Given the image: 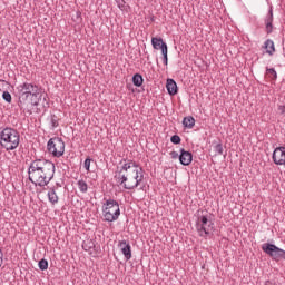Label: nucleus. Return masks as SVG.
<instances>
[{
  "instance_id": "obj_1",
  "label": "nucleus",
  "mask_w": 285,
  "mask_h": 285,
  "mask_svg": "<svg viewBox=\"0 0 285 285\" xmlns=\"http://www.w3.org/2000/svg\"><path fill=\"white\" fill-rule=\"evenodd\" d=\"M55 164L43 158H36L28 168L29 181L35 186L43 188L55 178Z\"/></svg>"
},
{
  "instance_id": "obj_2",
  "label": "nucleus",
  "mask_w": 285,
  "mask_h": 285,
  "mask_svg": "<svg viewBox=\"0 0 285 285\" xmlns=\"http://www.w3.org/2000/svg\"><path fill=\"white\" fill-rule=\"evenodd\" d=\"M115 179L125 190H135L144 181V168L139 167L136 161L128 160L116 171Z\"/></svg>"
},
{
  "instance_id": "obj_3",
  "label": "nucleus",
  "mask_w": 285,
  "mask_h": 285,
  "mask_svg": "<svg viewBox=\"0 0 285 285\" xmlns=\"http://www.w3.org/2000/svg\"><path fill=\"white\" fill-rule=\"evenodd\" d=\"M18 106L23 112L32 115V108L35 106H43V108L48 106V94L43 92L41 87H38V89H33V91L20 96V98H18Z\"/></svg>"
},
{
  "instance_id": "obj_4",
  "label": "nucleus",
  "mask_w": 285,
  "mask_h": 285,
  "mask_svg": "<svg viewBox=\"0 0 285 285\" xmlns=\"http://www.w3.org/2000/svg\"><path fill=\"white\" fill-rule=\"evenodd\" d=\"M20 141L21 135L14 128L6 127L0 132V146H2V148H4L7 151L17 150Z\"/></svg>"
},
{
  "instance_id": "obj_5",
  "label": "nucleus",
  "mask_w": 285,
  "mask_h": 285,
  "mask_svg": "<svg viewBox=\"0 0 285 285\" xmlns=\"http://www.w3.org/2000/svg\"><path fill=\"white\" fill-rule=\"evenodd\" d=\"M121 215V208H119V202L109 198H105V203L102 204V217L104 222H117L119 216Z\"/></svg>"
},
{
  "instance_id": "obj_6",
  "label": "nucleus",
  "mask_w": 285,
  "mask_h": 285,
  "mask_svg": "<svg viewBox=\"0 0 285 285\" xmlns=\"http://www.w3.org/2000/svg\"><path fill=\"white\" fill-rule=\"evenodd\" d=\"M196 230L199 237H208L215 230V223L208 215H202L196 222Z\"/></svg>"
},
{
  "instance_id": "obj_7",
  "label": "nucleus",
  "mask_w": 285,
  "mask_h": 285,
  "mask_svg": "<svg viewBox=\"0 0 285 285\" xmlns=\"http://www.w3.org/2000/svg\"><path fill=\"white\" fill-rule=\"evenodd\" d=\"M47 150L53 157H63V153H66V142H63V139L60 137H53L49 139Z\"/></svg>"
},
{
  "instance_id": "obj_8",
  "label": "nucleus",
  "mask_w": 285,
  "mask_h": 285,
  "mask_svg": "<svg viewBox=\"0 0 285 285\" xmlns=\"http://www.w3.org/2000/svg\"><path fill=\"white\" fill-rule=\"evenodd\" d=\"M262 250L265 253V255H268L274 259V262H279L282 259H285V250L277 247V245L273 243H265L262 245Z\"/></svg>"
},
{
  "instance_id": "obj_9",
  "label": "nucleus",
  "mask_w": 285,
  "mask_h": 285,
  "mask_svg": "<svg viewBox=\"0 0 285 285\" xmlns=\"http://www.w3.org/2000/svg\"><path fill=\"white\" fill-rule=\"evenodd\" d=\"M40 88L35 82H23L18 86V99H21V97H24L27 94L32 92Z\"/></svg>"
},
{
  "instance_id": "obj_10",
  "label": "nucleus",
  "mask_w": 285,
  "mask_h": 285,
  "mask_svg": "<svg viewBox=\"0 0 285 285\" xmlns=\"http://www.w3.org/2000/svg\"><path fill=\"white\" fill-rule=\"evenodd\" d=\"M272 159L276 166H284L285 161V147H276L272 154Z\"/></svg>"
},
{
  "instance_id": "obj_11",
  "label": "nucleus",
  "mask_w": 285,
  "mask_h": 285,
  "mask_svg": "<svg viewBox=\"0 0 285 285\" xmlns=\"http://www.w3.org/2000/svg\"><path fill=\"white\" fill-rule=\"evenodd\" d=\"M118 248H120L125 259L128 262L132 259V247L130 246V242L128 240H119Z\"/></svg>"
},
{
  "instance_id": "obj_12",
  "label": "nucleus",
  "mask_w": 285,
  "mask_h": 285,
  "mask_svg": "<svg viewBox=\"0 0 285 285\" xmlns=\"http://www.w3.org/2000/svg\"><path fill=\"white\" fill-rule=\"evenodd\" d=\"M179 153V163L181 166H190L193 164V153L184 148H180Z\"/></svg>"
},
{
  "instance_id": "obj_13",
  "label": "nucleus",
  "mask_w": 285,
  "mask_h": 285,
  "mask_svg": "<svg viewBox=\"0 0 285 285\" xmlns=\"http://www.w3.org/2000/svg\"><path fill=\"white\" fill-rule=\"evenodd\" d=\"M82 249L89 253V255H97L99 253V247L95 244L92 239H86L82 242Z\"/></svg>"
},
{
  "instance_id": "obj_14",
  "label": "nucleus",
  "mask_w": 285,
  "mask_h": 285,
  "mask_svg": "<svg viewBox=\"0 0 285 285\" xmlns=\"http://www.w3.org/2000/svg\"><path fill=\"white\" fill-rule=\"evenodd\" d=\"M273 7H269V10L265 17V31L267 35H273Z\"/></svg>"
},
{
  "instance_id": "obj_15",
  "label": "nucleus",
  "mask_w": 285,
  "mask_h": 285,
  "mask_svg": "<svg viewBox=\"0 0 285 285\" xmlns=\"http://www.w3.org/2000/svg\"><path fill=\"white\" fill-rule=\"evenodd\" d=\"M151 46L154 50H161V52H165V50H168V45L164 42L163 38H157V37L151 38Z\"/></svg>"
},
{
  "instance_id": "obj_16",
  "label": "nucleus",
  "mask_w": 285,
  "mask_h": 285,
  "mask_svg": "<svg viewBox=\"0 0 285 285\" xmlns=\"http://www.w3.org/2000/svg\"><path fill=\"white\" fill-rule=\"evenodd\" d=\"M166 88H167L168 95H170L171 97H174V95H177L179 92L177 82L173 78L167 79Z\"/></svg>"
},
{
  "instance_id": "obj_17",
  "label": "nucleus",
  "mask_w": 285,
  "mask_h": 285,
  "mask_svg": "<svg viewBox=\"0 0 285 285\" xmlns=\"http://www.w3.org/2000/svg\"><path fill=\"white\" fill-rule=\"evenodd\" d=\"M263 49L266 50V53L269 55V57H273V55H275V42L271 39L265 40Z\"/></svg>"
},
{
  "instance_id": "obj_18",
  "label": "nucleus",
  "mask_w": 285,
  "mask_h": 285,
  "mask_svg": "<svg viewBox=\"0 0 285 285\" xmlns=\"http://www.w3.org/2000/svg\"><path fill=\"white\" fill-rule=\"evenodd\" d=\"M48 199L50 204H59V196H57V191L55 190V187H51L48 191Z\"/></svg>"
},
{
  "instance_id": "obj_19",
  "label": "nucleus",
  "mask_w": 285,
  "mask_h": 285,
  "mask_svg": "<svg viewBox=\"0 0 285 285\" xmlns=\"http://www.w3.org/2000/svg\"><path fill=\"white\" fill-rule=\"evenodd\" d=\"M131 81L136 88H141V86H144V76H141V73H135Z\"/></svg>"
},
{
  "instance_id": "obj_20",
  "label": "nucleus",
  "mask_w": 285,
  "mask_h": 285,
  "mask_svg": "<svg viewBox=\"0 0 285 285\" xmlns=\"http://www.w3.org/2000/svg\"><path fill=\"white\" fill-rule=\"evenodd\" d=\"M184 128H195V118L193 116L185 117L183 119Z\"/></svg>"
},
{
  "instance_id": "obj_21",
  "label": "nucleus",
  "mask_w": 285,
  "mask_h": 285,
  "mask_svg": "<svg viewBox=\"0 0 285 285\" xmlns=\"http://www.w3.org/2000/svg\"><path fill=\"white\" fill-rule=\"evenodd\" d=\"M266 75L271 81H277V71L275 68H266Z\"/></svg>"
},
{
  "instance_id": "obj_22",
  "label": "nucleus",
  "mask_w": 285,
  "mask_h": 285,
  "mask_svg": "<svg viewBox=\"0 0 285 285\" xmlns=\"http://www.w3.org/2000/svg\"><path fill=\"white\" fill-rule=\"evenodd\" d=\"M77 184L80 193H88V183H86L83 179H80Z\"/></svg>"
},
{
  "instance_id": "obj_23",
  "label": "nucleus",
  "mask_w": 285,
  "mask_h": 285,
  "mask_svg": "<svg viewBox=\"0 0 285 285\" xmlns=\"http://www.w3.org/2000/svg\"><path fill=\"white\" fill-rule=\"evenodd\" d=\"M50 124H51L52 130H55V128H58L59 117H57V115H51L50 116Z\"/></svg>"
},
{
  "instance_id": "obj_24",
  "label": "nucleus",
  "mask_w": 285,
  "mask_h": 285,
  "mask_svg": "<svg viewBox=\"0 0 285 285\" xmlns=\"http://www.w3.org/2000/svg\"><path fill=\"white\" fill-rule=\"evenodd\" d=\"M119 10H128L129 6L126 3V0H115Z\"/></svg>"
},
{
  "instance_id": "obj_25",
  "label": "nucleus",
  "mask_w": 285,
  "mask_h": 285,
  "mask_svg": "<svg viewBox=\"0 0 285 285\" xmlns=\"http://www.w3.org/2000/svg\"><path fill=\"white\" fill-rule=\"evenodd\" d=\"M214 150L217 155H224V145H222V141L214 146Z\"/></svg>"
},
{
  "instance_id": "obj_26",
  "label": "nucleus",
  "mask_w": 285,
  "mask_h": 285,
  "mask_svg": "<svg viewBox=\"0 0 285 285\" xmlns=\"http://www.w3.org/2000/svg\"><path fill=\"white\" fill-rule=\"evenodd\" d=\"M40 271H48V261L46 258H42L38 263Z\"/></svg>"
},
{
  "instance_id": "obj_27",
  "label": "nucleus",
  "mask_w": 285,
  "mask_h": 285,
  "mask_svg": "<svg viewBox=\"0 0 285 285\" xmlns=\"http://www.w3.org/2000/svg\"><path fill=\"white\" fill-rule=\"evenodd\" d=\"M170 141L175 146H179V144H181V137H179V135H174L170 137Z\"/></svg>"
},
{
  "instance_id": "obj_28",
  "label": "nucleus",
  "mask_w": 285,
  "mask_h": 285,
  "mask_svg": "<svg viewBox=\"0 0 285 285\" xmlns=\"http://www.w3.org/2000/svg\"><path fill=\"white\" fill-rule=\"evenodd\" d=\"M2 99H4L7 104H12V95H10L9 91H3Z\"/></svg>"
},
{
  "instance_id": "obj_29",
  "label": "nucleus",
  "mask_w": 285,
  "mask_h": 285,
  "mask_svg": "<svg viewBox=\"0 0 285 285\" xmlns=\"http://www.w3.org/2000/svg\"><path fill=\"white\" fill-rule=\"evenodd\" d=\"M165 51H163L161 52V55H163V63L165 65V66H168V49L166 50V49H164Z\"/></svg>"
},
{
  "instance_id": "obj_30",
  "label": "nucleus",
  "mask_w": 285,
  "mask_h": 285,
  "mask_svg": "<svg viewBox=\"0 0 285 285\" xmlns=\"http://www.w3.org/2000/svg\"><path fill=\"white\" fill-rule=\"evenodd\" d=\"M92 161V159H90V157H87L85 159V170H87V173H90V163Z\"/></svg>"
},
{
  "instance_id": "obj_31",
  "label": "nucleus",
  "mask_w": 285,
  "mask_h": 285,
  "mask_svg": "<svg viewBox=\"0 0 285 285\" xmlns=\"http://www.w3.org/2000/svg\"><path fill=\"white\" fill-rule=\"evenodd\" d=\"M277 112H278V115H281L282 117H285V104H284V105H278V107H277Z\"/></svg>"
},
{
  "instance_id": "obj_32",
  "label": "nucleus",
  "mask_w": 285,
  "mask_h": 285,
  "mask_svg": "<svg viewBox=\"0 0 285 285\" xmlns=\"http://www.w3.org/2000/svg\"><path fill=\"white\" fill-rule=\"evenodd\" d=\"M170 157H171V159H179V153H177V151H170Z\"/></svg>"
},
{
  "instance_id": "obj_33",
  "label": "nucleus",
  "mask_w": 285,
  "mask_h": 285,
  "mask_svg": "<svg viewBox=\"0 0 285 285\" xmlns=\"http://www.w3.org/2000/svg\"><path fill=\"white\" fill-rule=\"evenodd\" d=\"M3 266V250L0 248V268Z\"/></svg>"
},
{
  "instance_id": "obj_34",
  "label": "nucleus",
  "mask_w": 285,
  "mask_h": 285,
  "mask_svg": "<svg viewBox=\"0 0 285 285\" xmlns=\"http://www.w3.org/2000/svg\"><path fill=\"white\" fill-rule=\"evenodd\" d=\"M265 285H279V284H277V283H275V282H273V281H266V282H265Z\"/></svg>"
},
{
  "instance_id": "obj_35",
  "label": "nucleus",
  "mask_w": 285,
  "mask_h": 285,
  "mask_svg": "<svg viewBox=\"0 0 285 285\" xmlns=\"http://www.w3.org/2000/svg\"><path fill=\"white\" fill-rule=\"evenodd\" d=\"M4 85H8V82H6V80H0V88H3Z\"/></svg>"
},
{
  "instance_id": "obj_36",
  "label": "nucleus",
  "mask_w": 285,
  "mask_h": 285,
  "mask_svg": "<svg viewBox=\"0 0 285 285\" xmlns=\"http://www.w3.org/2000/svg\"><path fill=\"white\" fill-rule=\"evenodd\" d=\"M126 184H132V176H129L128 180L126 181Z\"/></svg>"
}]
</instances>
